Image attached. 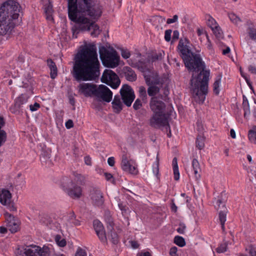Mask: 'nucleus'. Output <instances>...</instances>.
I'll list each match as a JSON object with an SVG mask.
<instances>
[{
  "mask_svg": "<svg viewBox=\"0 0 256 256\" xmlns=\"http://www.w3.org/2000/svg\"><path fill=\"white\" fill-rule=\"evenodd\" d=\"M90 196L92 204L96 206L100 207L104 203L103 194L100 190L97 188H93L90 191Z\"/></svg>",
  "mask_w": 256,
  "mask_h": 256,
  "instance_id": "15",
  "label": "nucleus"
},
{
  "mask_svg": "<svg viewBox=\"0 0 256 256\" xmlns=\"http://www.w3.org/2000/svg\"><path fill=\"white\" fill-rule=\"evenodd\" d=\"M104 176H105L106 179L107 180L111 182L112 184L114 183V178L111 174L108 172H104Z\"/></svg>",
  "mask_w": 256,
  "mask_h": 256,
  "instance_id": "51",
  "label": "nucleus"
},
{
  "mask_svg": "<svg viewBox=\"0 0 256 256\" xmlns=\"http://www.w3.org/2000/svg\"><path fill=\"white\" fill-rule=\"evenodd\" d=\"M126 78L130 82H134L136 80V74L132 68L125 66L123 68Z\"/></svg>",
  "mask_w": 256,
  "mask_h": 256,
  "instance_id": "23",
  "label": "nucleus"
},
{
  "mask_svg": "<svg viewBox=\"0 0 256 256\" xmlns=\"http://www.w3.org/2000/svg\"><path fill=\"white\" fill-rule=\"evenodd\" d=\"M172 166L174 174V178L176 180H178L180 178V173L178 166L177 158H174L172 160Z\"/></svg>",
  "mask_w": 256,
  "mask_h": 256,
  "instance_id": "30",
  "label": "nucleus"
},
{
  "mask_svg": "<svg viewBox=\"0 0 256 256\" xmlns=\"http://www.w3.org/2000/svg\"><path fill=\"white\" fill-rule=\"evenodd\" d=\"M208 25L211 28V26L214 27V26H218L216 21L212 17L210 16L208 20Z\"/></svg>",
  "mask_w": 256,
  "mask_h": 256,
  "instance_id": "56",
  "label": "nucleus"
},
{
  "mask_svg": "<svg viewBox=\"0 0 256 256\" xmlns=\"http://www.w3.org/2000/svg\"><path fill=\"white\" fill-rule=\"evenodd\" d=\"M197 130L200 132V134H202L204 131V128L202 124V122L198 120L196 122Z\"/></svg>",
  "mask_w": 256,
  "mask_h": 256,
  "instance_id": "53",
  "label": "nucleus"
},
{
  "mask_svg": "<svg viewBox=\"0 0 256 256\" xmlns=\"http://www.w3.org/2000/svg\"><path fill=\"white\" fill-rule=\"evenodd\" d=\"M172 30H167L165 31L164 38L166 42H170L171 39V34Z\"/></svg>",
  "mask_w": 256,
  "mask_h": 256,
  "instance_id": "50",
  "label": "nucleus"
},
{
  "mask_svg": "<svg viewBox=\"0 0 256 256\" xmlns=\"http://www.w3.org/2000/svg\"><path fill=\"white\" fill-rule=\"evenodd\" d=\"M141 99L137 98L133 104V108L135 110H139L142 106Z\"/></svg>",
  "mask_w": 256,
  "mask_h": 256,
  "instance_id": "45",
  "label": "nucleus"
},
{
  "mask_svg": "<svg viewBox=\"0 0 256 256\" xmlns=\"http://www.w3.org/2000/svg\"><path fill=\"white\" fill-rule=\"evenodd\" d=\"M204 138L202 135L199 134L196 140V146L199 150H202L204 146Z\"/></svg>",
  "mask_w": 256,
  "mask_h": 256,
  "instance_id": "32",
  "label": "nucleus"
},
{
  "mask_svg": "<svg viewBox=\"0 0 256 256\" xmlns=\"http://www.w3.org/2000/svg\"><path fill=\"white\" fill-rule=\"evenodd\" d=\"M8 208V210L10 211H16V206L14 204V202H11V200L6 205Z\"/></svg>",
  "mask_w": 256,
  "mask_h": 256,
  "instance_id": "52",
  "label": "nucleus"
},
{
  "mask_svg": "<svg viewBox=\"0 0 256 256\" xmlns=\"http://www.w3.org/2000/svg\"><path fill=\"white\" fill-rule=\"evenodd\" d=\"M248 136L250 142L254 144H256V126L252 128L248 132Z\"/></svg>",
  "mask_w": 256,
  "mask_h": 256,
  "instance_id": "31",
  "label": "nucleus"
},
{
  "mask_svg": "<svg viewBox=\"0 0 256 256\" xmlns=\"http://www.w3.org/2000/svg\"><path fill=\"white\" fill-rule=\"evenodd\" d=\"M47 64L50 71V78L52 79L55 78L58 75V69L55 62L52 59H48Z\"/></svg>",
  "mask_w": 256,
  "mask_h": 256,
  "instance_id": "25",
  "label": "nucleus"
},
{
  "mask_svg": "<svg viewBox=\"0 0 256 256\" xmlns=\"http://www.w3.org/2000/svg\"><path fill=\"white\" fill-rule=\"evenodd\" d=\"M242 108L244 118L256 122V100H254V104L250 105L245 95L242 96Z\"/></svg>",
  "mask_w": 256,
  "mask_h": 256,
  "instance_id": "9",
  "label": "nucleus"
},
{
  "mask_svg": "<svg viewBox=\"0 0 256 256\" xmlns=\"http://www.w3.org/2000/svg\"><path fill=\"white\" fill-rule=\"evenodd\" d=\"M112 104L115 112L119 113L122 110V104L121 102L120 96L117 95L114 96Z\"/></svg>",
  "mask_w": 256,
  "mask_h": 256,
  "instance_id": "24",
  "label": "nucleus"
},
{
  "mask_svg": "<svg viewBox=\"0 0 256 256\" xmlns=\"http://www.w3.org/2000/svg\"><path fill=\"white\" fill-rule=\"evenodd\" d=\"M147 93L148 96L152 98H160V90L162 86H148Z\"/></svg>",
  "mask_w": 256,
  "mask_h": 256,
  "instance_id": "21",
  "label": "nucleus"
},
{
  "mask_svg": "<svg viewBox=\"0 0 256 256\" xmlns=\"http://www.w3.org/2000/svg\"><path fill=\"white\" fill-rule=\"evenodd\" d=\"M228 17L230 20L236 24H238L241 21L240 19L234 13L230 14Z\"/></svg>",
  "mask_w": 256,
  "mask_h": 256,
  "instance_id": "43",
  "label": "nucleus"
},
{
  "mask_svg": "<svg viewBox=\"0 0 256 256\" xmlns=\"http://www.w3.org/2000/svg\"><path fill=\"white\" fill-rule=\"evenodd\" d=\"M78 87L80 92L86 96H90L92 94L94 95L97 88L96 84L89 83L81 84Z\"/></svg>",
  "mask_w": 256,
  "mask_h": 256,
  "instance_id": "17",
  "label": "nucleus"
},
{
  "mask_svg": "<svg viewBox=\"0 0 256 256\" xmlns=\"http://www.w3.org/2000/svg\"><path fill=\"white\" fill-rule=\"evenodd\" d=\"M69 19L75 24L72 27V38H76L80 32L92 30L90 34L96 37L100 34L96 24L101 17L103 6L98 0H68Z\"/></svg>",
  "mask_w": 256,
  "mask_h": 256,
  "instance_id": "1",
  "label": "nucleus"
},
{
  "mask_svg": "<svg viewBox=\"0 0 256 256\" xmlns=\"http://www.w3.org/2000/svg\"><path fill=\"white\" fill-rule=\"evenodd\" d=\"M186 228V225L183 223H180L179 227L177 228V232L180 234H184Z\"/></svg>",
  "mask_w": 256,
  "mask_h": 256,
  "instance_id": "49",
  "label": "nucleus"
},
{
  "mask_svg": "<svg viewBox=\"0 0 256 256\" xmlns=\"http://www.w3.org/2000/svg\"><path fill=\"white\" fill-rule=\"evenodd\" d=\"M106 221L107 224V228L109 230H113L114 223L112 218L110 216H106Z\"/></svg>",
  "mask_w": 256,
  "mask_h": 256,
  "instance_id": "39",
  "label": "nucleus"
},
{
  "mask_svg": "<svg viewBox=\"0 0 256 256\" xmlns=\"http://www.w3.org/2000/svg\"><path fill=\"white\" fill-rule=\"evenodd\" d=\"M139 96L144 103L148 102V96L146 88L144 86H140L138 88Z\"/></svg>",
  "mask_w": 256,
  "mask_h": 256,
  "instance_id": "29",
  "label": "nucleus"
},
{
  "mask_svg": "<svg viewBox=\"0 0 256 256\" xmlns=\"http://www.w3.org/2000/svg\"><path fill=\"white\" fill-rule=\"evenodd\" d=\"M221 82V78L220 77L218 78L215 82L213 84V90L214 93L218 95L219 94L220 92V86Z\"/></svg>",
  "mask_w": 256,
  "mask_h": 256,
  "instance_id": "37",
  "label": "nucleus"
},
{
  "mask_svg": "<svg viewBox=\"0 0 256 256\" xmlns=\"http://www.w3.org/2000/svg\"><path fill=\"white\" fill-rule=\"evenodd\" d=\"M108 163L110 166H114L115 163L114 158V157L109 158L108 160Z\"/></svg>",
  "mask_w": 256,
  "mask_h": 256,
  "instance_id": "59",
  "label": "nucleus"
},
{
  "mask_svg": "<svg viewBox=\"0 0 256 256\" xmlns=\"http://www.w3.org/2000/svg\"><path fill=\"white\" fill-rule=\"evenodd\" d=\"M178 248L176 246H173L170 249V254L171 256L177 254Z\"/></svg>",
  "mask_w": 256,
  "mask_h": 256,
  "instance_id": "57",
  "label": "nucleus"
},
{
  "mask_svg": "<svg viewBox=\"0 0 256 256\" xmlns=\"http://www.w3.org/2000/svg\"><path fill=\"white\" fill-rule=\"evenodd\" d=\"M228 248V242H224L220 244L216 250L218 253H223L226 251Z\"/></svg>",
  "mask_w": 256,
  "mask_h": 256,
  "instance_id": "41",
  "label": "nucleus"
},
{
  "mask_svg": "<svg viewBox=\"0 0 256 256\" xmlns=\"http://www.w3.org/2000/svg\"><path fill=\"white\" fill-rule=\"evenodd\" d=\"M93 225L96 232L100 240L102 242H106L107 238L102 222L98 220H94L93 222Z\"/></svg>",
  "mask_w": 256,
  "mask_h": 256,
  "instance_id": "18",
  "label": "nucleus"
},
{
  "mask_svg": "<svg viewBox=\"0 0 256 256\" xmlns=\"http://www.w3.org/2000/svg\"><path fill=\"white\" fill-rule=\"evenodd\" d=\"M14 27L13 20L0 14V36L10 34Z\"/></svg>",
  "mask_w": 256,
  "mask_h": 256,
  "instance_id": "13",
  "label": "nucleus"
},
{
  "mask_svg": "<svg viewBox=\"0 0 256 256\" xmlns=\"http://www.w3.org/2000/svg\"><path fill=\"white\" fill-rule=\"evenodd\" d=\"M12 194L10 192L6 190H2L0 191V202L4 205L7 204L11 200Z\"/></svg>",
  "mask_w": 256,
  "mask_h": 256,
  "instance_id": "22",
  "label": "nucleus"
},
{
  "mask_svg": "<svg viewBox=\"0 0 256 256\" xmlns=\"http://www.w3.org/2000/svg\"><path fill=\"white\" fill-rule=\"evenodd\" d=\"M102 82L114 89L120 84V80L116 74L110 70H105L101 78Z\"/></svg>",
  "mask_w": 256,
  "mask_h": 256,
  "instance_id": "10",
  "label": "nucleus"
},
{
  "mask_svg": "<svg viewBox=\"0 0 256 256\" xmlns=\"http://www.w3.org/2000/svg\"><path fill=\"white\" fill-rule=\"evenodd\" d=\"M66 127L68 128V129H70L72 128L74 126V124H73V122L72 120H68L66 122Z\"/></svg>",
  "mask_w": 256,
  "mask_h": 256,
  "instance_id": "58",
  "label": "nucleus"
},
{
  "mask_svg": "<svg viewBox=\"0 0 256 256\" xmlns=\"http://www.w3.org/2000/svg\"><path fill=\"white\" fill-rule=\"evenodd\" d=\"M121 98L127 106H130L135 98L134 92L128 84H124L120 90Z\"/></svg>",
  "mask_w": 256,
  "mask_h": 256,
  "instance_id": "12",
  "label": "nucleus"
},
{
  "mask_svg": "<svg viewBox=\"0 0 256 256\" xmlns=\"http://www.w3.org/2000/svg\"><path fill=\"white\" fill-rule=\"evenodd\" d=\"M162 96L160 98H150V107L154 112L150 119V125L155 128L160 126H168L170 128L168 116L164 112L166 104L162 100Z\"/></svg>",
  "mask_w": 256,
  "mask_h": 256,
  "instance_id": "4",
  "label": "nucleus"
},
{
  "mask_svg": "<svg viewBox=\"0 0 256 256\" xmlns=\"http://www.w3.org/2000/svg\"><path fill=\"white\" fill-rule=\"evenodd\" d=\"M130 170H126V172H128L132 174H136L137 172L134 166L130 165Z\"/></svg>",
  "mask_w": 256,
  "mask_h": 256,
  "instance_id": "60",
  "label": "nucleus"
},
{
  "mask_svg": "<svg viewBox=\"0 0 256 256\" xmlns=\"http://www.w3.org/2000/svg\"><path fill=\"white\" fill-rule=\"evenodd\" d=\"M247 32L250 38L256 41V28H254L249 27L247 30Z\"/></svg>",
  "mask_w": 256,
  "mask_h": 256,
  "instance_id": "38",
  "label": "nucleus"
},
{
  "mask_svg": "<svg viewBox=\"0 0 256 256\" xmlns=\"http://www.w3.org/2000/svg\"><path fill=\"white\" fill-rule=\"evenodd\" d=\"M188 40H180L178 48L180 55L188 70L200 72L196 76L192 74L190 79V92L196 102L202 104L208 94L210 71L204 70L206 65L200 54L192 52L187 44Z\"/></svg>",
  "mask_w": 256,
  "mask_h": 256,
  "instance_id": "2",
  "label": "nucleus"
},
{
  "mask_svg": "<svg viewBox=\"0 0 256 256\" xmlns=\"http://www.w3.org/2000/svg\"><path fill=\"white\" fill-rule=\"evenodd\" d=\"M67 222L70 226L72 225L77 226L80 224V221L76 219V216L73 212L70 214Z\"/></svg>",
  "mask_w": 256,
  "mask_h": 256,
  "instance_id": "28",
  "label": "nucleus"
},
{
  "mask_svg": "<svg viewBox=\"0 0 256 256\" xmlns=\"http://www.w3.org/2000/svg\"><path fill=\"white\" fill-rule=\"evenodd\" d=\"M4 216L6 220V226L8 230L12 232H16L19 228V222L11 214L6 212Z\"/></svg>",
  "mask_w": 256,
  "mask_h": 256,
  "instance_id": "16",
  "label": "nucleus"
},
{
  "mask_svg": "<svg viewBox=\"0 0 256 256\" xmlns=\"http://www.w3.org/2000/svg\"><path fill=\"white\" fill-rule=\"evenodd\" d=\"M94 96L103 101L108 102L112 99V92L106 86L101 84L97 87Z\"/></svg>",
  "mask_w": 256,
  "mask_h": 256,
  "instance_id": "14",
  "label": "nucleus"
},
{
  "mask_svg": "<svg viewBox=\"0 0 256 256\" xmlns=\"http://www.w3.org/2000/svg\"><path fill=\"white\" fill-rule=\"evenodd\" d=\"M99 53L104 66L114 68L118 65L119 56L114 50L112 49L111 50H109L104 46H102L100 48Z\"/></svg>",
  "mask_w": 256,
  "mask_h": 256,
  "instance_id": "6",
  "label": "nucleus"
},
{
  "mask_svg": "<svg viewBox=\"0 0 256 256\" xmlns=\"http://www.w3.org/2000/svg\"><path fill=\"white\" fill-rule=\"evenodd\" d=\"M121 54L122 57L125 59L128 58L130 56V51L128 50H124V48L121 50Z\"/></svg>",
  "mask_w": 256,
  "mask_h": 256,
  "instance_id": "47",
  "label": "nucleus"
},
{
  "mask_svg": "<svg viewBox=\"0 0 256 256\" xmlns=\"http://www.w3.org/2000/svg\"><path fill=\"white\" fill-rule=\"evenodd\" d=\"M27 100L25 98L23 95L17 98L15 100L14 104V108L15 111L14 112H16V111H19L22 107V105L26 102Z\"/></svg>",
  "mask_w": 256,
  "mask_h": 256,
  "instance_id": "27",
  "label": "nucleus"
},
{
  "mask_svg": "<svg viewBox=\"0 0 256 256\" xmlns=\"http://www.w3.org/2000/svg\"><path fill=\"white\" fill-rule=\"evenodd\" d=\"M152 172L158 178V173H159V163L157 161L155 164H153L152 166Z\"/></svg>",
  "mask_w": 256,
  "mask_h": 256,
  "instance_id": "44",
  "label": "nucleus"
},
{
  "mask_svg": "<svg viewBox=\"0 0 256 256\" xmlns=\"http://www.w3.org/2000/svg\"><path fill=\"white\" fill-rule=\"evenodd\" d=\"M110 236H108V238L110 241L114 244H116L119 242V238L118 234L115 232L110 230Z\"/></svg>",
  "mask_w": 256,
  "mask_h": 256,
  "instance_id": "33",
  "label": "nucleus"
},
{
  "mask_svg": "<svg viewBox=\"0 0 256 256\" xmlns=\"http://www.w3.org/2000/svg\"><path fill=\"white\" fill-rule=\"evenodd\" d=\"M55 240L57 244L61 246L64 247L66 245V241L64 239H62L61 237L59 235H56L55 237Z\"/></svg>",
  "mask_w": 256,
  "mask_h": 256,
  "instance_id": "42",
  "label": "nucleus"
},
{
  "mask_svg": "<svg viewBox=\"0 0 256 256\" xmlns=\"http://www.w3.org/2000/svg\"><path fill=\"white\" fill-rule=\"evenodd\" d=\"M192 166L193 168L194 177L196 180H198L200 178L201 168L198 160L194 158L192 161Z\"/></svg>",
  "mask_w": 256,
  "mask_h": 256,
  "instance_id": "26",
  "label": "nucleus"
},
{
  "mask_svg": "<svg viewBox=\"0 0 256 256\" xmlns=\"http://www.w3.org/2000/svg\"><path fill=\"white\" fill-rule=\"evenodd\" d=\"M211 28L217 38H222L223 33L220 28L218 26H214V27L212 26Z\"/></svg>",
  "mask_w": 256,
  "mask_h": 256,
  "instance_id": "34",
  "label": "nucleus"
},
{
  "mask_svg": "<svg viewBox=\"0 0 256 256\" xmlns=\"http://www.w3.org/2000/svg\"><path fill=\"white\" fill-rule=\"evenodd\" d=\"M75 256H86V252L85 250L78 248L76 252Z\"/></svg>",
  "mask_w": 256,
  "mask_h": 256,
  "instance_id": "48",
  "label": "nucleus"
},
{
  "mask_svg": "<svg viewBox=\"0 0 256 256\" xmlns=\"http://www.w3.org/2000/svg\"><path fill=\"white\" fill-rule=\"evenodd\" d=\"M174 242L180 247H183L186 245L184 239L180 236H176L174 238Z\"/></svg>",
  "mask_w": 256,
  "mask_h": 256,
  "instance_id": "36",
  "label": "nucleus"
},
{
  "mask_svg": "<svg viewBox=\"0 0 256 256\" xmlns=\"http://www.w3.org/2000/svg\"><path fill=\"white\" fill-rule=\"evenodd\" d=\"M130 165L126 156H123L121 163L122 169L126 172L130 170Z\"/></svg>",
  "mask_w": 256,
  "mask_h": 256,
  "instance_id": "35",
  "label": "nucleus"
},
{
  "mask_svg": "<svg viewBox=\"0 0 256 256\" xmlns=\"http://www.w3.org/2000/svg\"><path fill=\"white\" fill-rule=\"evenodd\" d=\"M246 250L248 252L250 256H256V248L252 247V246H250L247 248H246Z\"/></svg>",
  "mask_w": 256,
  "mask_h": 256,
  "instance_id": "46",
  "label": "nucleus"
},
{
  "mask_svg": "<svg viewBox=\"0 0 256 256\" xmlns=\"http://www.w3.org/2000/svg\"><path fill=\"white\" fill-rule=\"evenodd\" d=\"M178 20V16L176 14L173 16L172 18L167 19L166 23L168 24H170L172 23H174V22H177Z\"/></svg>",
  "mask_w": 256,
  "mask_h": 256,
  "instance_id": "55",
  "label": "nucleus"
},
{
  "mask_svg": "<svg viewBox=\"0 0 256 256\" xmlns=\"http://www.w3.org/2000/svg\"><path fill=\"white\" fill-rule=\"evenodd\" d=\"M20 6L18 2L14 0H8L4 2L0 8V14L14 20L18 18L20 10Z\"/></svg>",
  "mask_w": 256,
  "mask_h": 256,
  "instance_id": "7",
  "label": "nucleus"
},
{
  "mask_svg": "<svg viewBox=\"0 0 256 256\" xmlns=\"http://www.w3.org/2000/svg\"><path fill=\"white\" fill-rule=\"evenodd\" d=\"M226 194L225 192H221L216 202L215 207L219 210V220L220 223H225L226 218L228 210L225 206L224 202L226 200Z\"/></svg>",
  "mask_w": 256,
  "mask_h": 256,
  "instance_id": "11",
  "label": "nucleus"
},
{
  "mask_svg": "<svg viewBox=\"0 0 256 256\" xmlns=\"http://www.w3.org/2000/svg\"><path fill=\"white\" fill-rule=\"evenodd\" d=\"M178 36H179V32H178V30H174L173 32V34H172V40H176L178 38Z\"/></svg>",
  "mask_w": 256,
  "mask_h": 256,
  "instance_id": "62",
  "label": "nucleus"
},
{
  "mask_svg": "<svg viewBox=\"0 0 256 256\" xmlns=\"http://www.w3.org/2000/svg\"><path fill=\"white\" fill-rule=\"evenodd\" d=\"M46 3L44 4V12L46 14V19L52 22H54L52 14L54 10L52 8V2L50 0H46Z\"/></svg>",
  "mask_w": 256,
  "mask_h": 256,
  "instance_id": "20",
  "label": "nucleus"
},
{
  "mask_svg": "<svg viewBox=\"0 0 256 256\" xmlns=\"http://www.w3.org/2000/svg\"><path fill=\"white\" fill-rule=\"evenodd\" d=\"M50 248L44 246L41 248L38 246H26L23 250L18 249L17 256H50Z\"/></svg>",
  "mask_w": 256,
  "mask_h": 256,
  "instance_id": "8",
  "label": "nucleus"
},
{
  "mask_svg": "<svg viewBox=\"0 0 256 256\" xmlns=\"http://www.w3.org/2000/svg\"><path fill=\"white\" fill-rule=\"evenodd\" d=\"M248 70L252 74H256V68L254 66L250 65L248 67Z\"/></svg>",
  "mask_w": 256,
  "mask_h": 256,
  "instance_id": "63",
  "label": "nucleus"
},
{
  "mask_svg": "<svg viewBox=\"0 0 256 256\" xmlns=\"http://www.w3.org/2000/svg\"><path fill=\"white\" fill-rule=\"evenodd\" d=\"M83 177L79 176L77 177L76 184L68 178H63L62 180V185L67 190L68 194L72 198L78 199L82 196V188L79 185L83 184Z\"/></svg>",
  "mask_w": 256,
  "mask_h": 256,
  "instance_id": "5",
  "label": "nucleus"
},
{
  "mask_svg": "<svg viewBox=\"0 0 256 256\" xmlns=\"http://www.w3.org/2000/svg\"><path fill=\"white\" fill-rule=\"evenodd\" d=\"M40 108V104L38 102H35L34 104H30V108L32 112H34L38 110Z\"/></svg>",
  "mask_w": 256,
  "mask_h": 256,
  "instance_id": "54",
  "label": "nucleus"
},
{
  "mask_svg": "<svg viewBox=\"0 0 256 256\" xmlns=\"http://www.w3.org/2000/svg\"><path fill=\"white\" fill-rule=\"evenodd\" d=\"M146 83L148 86H162L160 77L157 76L144 74Z\"/></svg>",
  "mask_w": 256,
  "mask_h": 256,
  "instance_id": "19",
  "label": "nucleus"
},
{
  "mask_svg": "<svg viewBox=\"0 0 256 256\" xmlns=\"http://www.w3.org/2000/svg\"><path fill=\"white\" fill-rule=\"evenodd\" d=\"M118 206L122 211L126 212V206L124 205L123 204L120 202L118 204Z\"/></svg>",
  "mask_w": 256,
  "mask_h": 256,
  "instance_id": "64",
  "label": "nucleus"
},
{
  "mask_svg": "<svg viewBox=\"0 0 256 256\" xmlns=\"http://www.w3.org/2000/svg\"><path fill=\"white\" fill-rule=\"evenodd\" d=\"M100 66L96 46H86L75 54L72 74L78 82L95 80L100 76Z\"/></svg>",
  "mask_w": 256,
  "mask_h": 256,
  "instance_id": "3",
  "label": "nucleus"
},
{
  "mask_svg": "<svg viewBox=\"0 0 256 256\" xmlns=\"http://www.w3.org/2000/svg\"><path fill=\"white\" fill-rule=\"evenodd\" d=\"M164 56V52L162 50L158 53H156L152 56V62H156V60H162Z\"/></svg>",
  "mask_w": 256,
  "mask_h": 256,
  "instance_id": "40",
  "label": "nucleus"
},
{
  "mask_svg": "<svg viewBox=\"0 0 256 256\" xmlns=\"http://www.w3.org/2000/svg\"><path fill=\"white\" fill-rule=\"evenodd\" d=\"M84 159V162L86 165L91 166V164H92L91 158L89 156H85Z\"/></svg>",
  "mask_w": 256,
  "mask_h": 256,
  "instance_id": "61",
  "label": "nucleus"
}]
</instances>
